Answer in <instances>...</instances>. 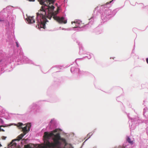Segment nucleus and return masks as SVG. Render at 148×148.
Returning <instances> with one entry per match:
<instances>
[{
    "label": "nucleus",
    "mask_w": 148,
    "mask_h": 148,
    "mask_svg": "<svg viewBox=\"0 0 148 148\" xmlns=\"http://www.w3.org/2000/svg\"><path fill=\"white\" fill-rule=\"evenodd\" d=\"M22 123H18V126L19 128H22L23 134L18 136L16 139L13 140L8 145V148H17L18 141L21 140L24 136L30 130V124H27L23 127ZM58 130L56 129L51 132H45L43 136L44 143L42 145L28 144L25 145L24 148H61V143L59 141L61 140L64 143L66 141L64 139L61 138L60 134L56 133Z\"/></svg>",
    "instance_id": "f257e3e1"
},
{
    "label": "nucleus",
    "mask_w": 148,
    "mask_h": 148,
    "mask_svg": "<svg viewBox=\"0 0 148 148\" xmlns=\"http://www.w3.org/2000/svg\"><path fill=\"white\" fill-rule=\"evenodd\" d=\"M41 5H44L42 6L37 13L36 23L38 28L39 29L45 28V23L47 22L46 19V17L50 19L51 17H53L54 19L56 20L59 23L66 24L67 23V20L64 17L60 18L57 16L56 15L58 13L60 8L58 7L57 10L53 12L55 8L52 5H50L51 4L53 3L55 0H38Z\"/></svg>",
    "instance_id": "f03ea898"
},
{
    "label": "nucleus",
    "mask_w": 148,
    "mask_h": 148,
    "mask_svg": "<svg viewBox=\"0 0 148 148\" xmlns=\"http://www.w3.org/2000/svg\"><path fill=\"white\" fill-rule=\"evenodd\" d=\"M71 23L75 26L73 27V30H79V29L80 27H82L81 26L82 24V22L78 20H75L74 21L71 22Z\"/></svg>",
    "instance_id": "7ed1b4c3"
},
{
    "label": "nucleus",
    "mask_w": 148,
    "mask_h": 148,
    "mask_svg": "<svg viewBox=\"0 0 148 148\" xmlns=\"http://www.w3.org/2000/svg\"><path fill=\"white\" fill-rule=\"evenodd\" d=\"M26 20L29 24H32L35 22V20L33 16H28L26 18Z\"/></svg>",
    "instance_id": "20e7f679"
},
{
    "label": "nucleus",
    "mask_w": 148,
    "mask_h": 148,
    "mask_svg": "<svg viewBox=\"0 0 148 148\" xmlns=\"http://www.w3.org/2000/svg\"><path fill=\"white\" fill-rule=\"evenodd\" d=\"M25 63H31V61L29 60V59L28 58H26L25 59Z\"/></svg>",
    "instance_id": "39448f33"
},
{
    "label": "nucleus",
    "mask_w": 148,
    "mask_h": 148,
    "mask_svg": "<svg viewBox=\"0 0 148 148\" xmlns=\"http://www.w3.org/2000/svg\"><path fill=\"white\" fill-rule=\"evenodd\" d=\"M127 141L129 143L131 144H133V141H131L130 138L129 137H128L127 139Z\"/></svg>",
    "instance_id": "423d86ee"
},
{
    "label": "nucleus",
    "mask_w": 148,
    "mask_h": 148,
    "mask_svg": "<svg viewBox=\"0 0 148 148\" xmlns=\"http://www.w3.org/2000/svg\"><path fill=\"white\" fill-rule=\"evenodd\" d=\"M75 68L74 67H72L71 69V72H73L74 71Z\"/></svg>",
    "instance_id": "0eeeda50"
},
{
    "label": "nucleus",
    "mask_w": 148,
    "mask_h": 148,
    "mask_svg": "<svg viewBox=\"0 0 148 148\" xmlns=\"http://www.w3.org/2000/svg\"><path fill=\"white\" fill-rule=\"evenodd\" d=\"M6 138V137L5 136H3L2 137V138L3 140H5Z\"/></svg>",
    "instance_id": "6e6552de"
},
{
    "label": "nucleus",
    "mask_w": 148,
    "mask_h": 148,
    "mask_svg": "<svg viewBox=\"0 0 148 148\" xmlns=\"http://www.w3.org/2000/svg\"><path fill=\"white\" fill-rule=\"evenodd\" d=\"M2 126H1L0 127V131H2L3 132H4L5 130H4V129L1 128V127H2Z\"/></svg>",
    "instance_id": "1a4fd4ad"
},
{
    "label": "nucleus",
    "mask_w": 148,
    "mask_h": 148,
    "mask_svg": "<svg viewBox=\"0 0 148 148\" xmlns=\"http://www.w3.org/2000/svg\"><path fill=\"white\" fill-rule=\"evenodd\" d=\"M0 122L2 123H4L3 121V120L1 119H0Z\"/></svg>",
    "instance_id": "9d476101"
},
{
    "label": "nucleus",
    "mask_w": 148,
    "mask_h": 148,
    "mask_svg": "<svg viewBox=\"0 0 148 148\" xmlns=\"http://www.w3.org/2000/svg\"><path fill=\"white\" fill-rule=\"evenodd\" d=\"M68 148H73V147L71 145H69Z\"/></svg>",
    "instance_id": "9b49d317"
},
{
    "label": "nucleus",
    "mask_w": 148,
    "mask_h": 148,
    "mask_svg": "<svg viewBox=\"0 0 148 148\" xmlns=\"http://www.w3.org/2000/svg\"><path fill=\"white\" fill-rule=\"evenodd\" d=\"M16 45L17 47H19L18 44L17 42H16Z\"/></svg>",
    "instance_id": "f8f14e48"
},
{
    "label": "nucleus",
    "mask_w": 148,
    "mask_h": 148,
    "mask_svg": "<svg viewBox=\"0 0 148 148\" xmlns=\"http://www.w3.org/2000/svg\"><path fill=\"white\" fill-rule=\"evenodd\" d=\"M146 62L148 64V58L146 59Z\"/></svg>",
    "instance_id": "ddd939ff"
},
{
    "label": "nucleus",
    "mask_w": 148,
    "mask_h": 148,
    "mask_svg": "<svg viewBox=\"0 0 148 148\" xmlns=\"http://www.w3.org/2000/svg\"><path fill=\"white\" fill-rule=\"evenodd\" d=\"M114 0H112V1H111L110 2V3H111L112 1H114Z\"/></svg>",
    "instance_id": "4468645a"
},
{
    "label": "nucleus",
    "mask_w": 148,
    "mask_h": 148,
    "mask_svg": "<svg viewBox=\"0 0 148 148\" xmlns=\"http://www.w3.org/2000/svg\"><path fill=\"white\" fill-rule=\"evenodd\" d=\"M1 145L0 144V147H1Z\"/></svg>",
    "instance_id": "2eb2a0df"
},
{
    "label": "nucleus",
    "mask_w": 148,
    "mask_h": 148,
    "mask_svg": "<svg viewBox=\"0 0 148 148\" xmlns=\"http://www.w3.org/2000/svg\"><path fill=\"white\" fill-rule=\"evenodd\" d=\"M1 21V20H0V21Z\"/></svg>",
    "instance_id": "dca6fc26"
}]
</instances>
